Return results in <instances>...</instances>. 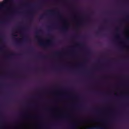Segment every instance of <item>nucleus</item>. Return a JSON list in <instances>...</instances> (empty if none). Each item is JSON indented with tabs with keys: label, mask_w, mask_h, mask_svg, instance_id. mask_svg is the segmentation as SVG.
I'll use <instances>...</instances> for the list:
<instances>
[{
	"label": "nucleus",
	"mask_w": 129,
	"mask_h": 129,
	"mask_svg": "<svg viewBox=\"0 0 129 129\" xmlns=\"http://www.w3.org/2000/svg\"><path fill=\"white\" fill-rule=\"evenodd\" d=\"M39 45L42 46V47H44L45 48L52 46L53 45V38L51 37L50 39L47 44L44 43L42 41H39Z\"/></svg>",
	"instance_id": "nucleus-1"
},
{
	"label": "nucleus",
	"mask_w": 129,
	"mask_h": 129,
	"mask_svg": "<svg viewBox=\"0 0 129 129\" xmlns=\"http://www.w3.org/2000/svg\"><path fill=\"white\" fill-rule=\"evenodd\" d=\"M47 12L50 13V14H57V15H59L60 18H62V16H61V15L60 14V13L57 12L54 10H47Z\"/></svg>",
	"instance_id": "nucleus-2"
},
{
	"label": "nucleus",
	"mask_w": 129,
	"mask_h": 129,
	"mask_svg": "<svg viewBox=\"0 0 129 129\" xmlns=\"http://www.w3.org/2000/svg\"><path fill=\"white\" fill-rule=\"evenodd\" d=\"M61 32H62L63 34H65L67 32V30H68V28L66 26H64L60 29Z\"/></svg>",
	"instance_id": "nucleus-3"
},
{
	"label": "nucleus",
	"mask_w": 129,
	"mask_h": 129,
	"mask_svg": "<svg viewBox=\"0 0 129 129\" xmlns=\"http://www.w3.org/2000/svg\"><path fill=\"white\" fill-rule=\"evenodd\" d=\"M76 127H77V124L75 123L72 124L70 126V128L71 129H76Z\"/></svg>",
	"instance_id": "nucleus-4"
},
{
	"label": "nucleus",
	"mask_w": 129,
	"mask_h": 129,
	"mask_svg": "<svg viewBox=\"0 0 129 129\" xmlns=\"http://www.w3.org/2000/svg\"><path fill=\"white\" fill-rule=\"evenodd\" d=\"M11 56H20V54L12 53L10 55L7 56L6 57L8 58V59H10Z\"/></svg>",
	"instance_id": "nucleus-5"
},
{
	"label": "nucleus",
	"mask_w": 129,
	"mask_h": 129,
	"mask_svg": "<svg viewBox=\"0 0 129 129\" xmlns=\"http://www.w3.org/2000/svg\"><path fill=\"white\" fill-rule=\"evenodd\" d=\"M38 58H40V59H47V58H49V56L40 55L38 56Z\"/></svg>",
	"instance_id": "nucleus-6"
},
{
	"label": "nucleus",
	"mask_w": 129,
	"mask_h": 129,
	"mask_svg": "<svg viewBox=\"0 0 129 129\" xmlns=\"http://www.w3.org/2000/svg\"><path fill=\"white\" fill-rule=\"evenodd\" d=\"M42 32V29H39L38 31L36 32V38H40V36H39V33H40Z\"/></svg>",
	"instance_id": "nucleus-7"
},
{
	"label": "nucleus",
	"mask_w": 129,
	"mask_h": 129,
	"mask_svg": "<svg viewBox=\"0 0 129 129\" xmlns=\"http://www.w3.org/2000/svg\"><path fill=\"white\" fill-rule=\"evenodd\" d=\"M77 46H79V47H83L84 46V44L81 43H78L77 44Z\"/></svg>",
	"instance_id": "nucleus-8"
},
{
	"label": "nucleus",
	"mask_w": 129,
	"mask_h": 129,
	"mask_svg": "<svg viewBox=\"0 0 129 129\" xmlns=\"http://www.w3.org/2000/svg\"><path fill=\"white\" fill-rule=\"evenodd\" d=\"M46 16H47L46 14L42 15L40 16V19H44Z\"/></svg>",
	"instance_id": "nucleus-9"
},
{
	"label": "nucleus",
	"mask_w": 129,
	"mask_h": 129,
	"mask_svg": "<svg viewBox=\"0 0 129 129\" xmlns=\"http://www.w3.org/2000/svg\"><path fill=\"white\" fill-rule=\"evenodd\" d=\"M16 42H17V44H21V41H20L19 39H16Z\"/></svg>",
	"instance_id": "nucleus-10"
},
{
	"label": "nucleus",
	"mask_w": 129,
	"mask_h": 129,
	"mask_svg": "<svg viewBox=\"0 0 129 129\" xmlns=\"http://www.w3.org/2000/svg\"><path fill=\"white\" fill-rule=\"evenodd\" d=\"M55 55H60L61 54V52H55Z\"/></svg>",
	"instance_id": "nucleus-11"
},
{
	"label": "nucleus",
	"mask_w": 129,
	"mask_h": 129,
	"mask_svg": "<svg viewBox=\"0 0 129 129\" xmlns=\"http://www.w3.org/2000/svg\"><path fill=\"white\" fill-rule=\"evenodd\" d=\"M123 21L125 22H128V19L127 18H126L125 19H124Z\"/></svg>",
	"instance_id": "nucleus-12"
},
{
	"label": "nucleus",
	"mask_w": 129,
	"mask_h": 129,
	"mask_svg": "<svg viewBox=\"0 0 129 129\" xmlns=\"http://www.w3.org/2000/svg\"><path fill=\"white\" fill-rule=\"evenodd\" d=\"M32 19H33V15H31L30 16V20H32Z\"/></svg>",
	"instance_id": "nucleus-13"
},
{
	"label": "nucleus",
	"mask_w": 129,
	"mask_h": 129,
	"mask_svg": "<svg viewBox=\"0 0 129 129\" xmlns=\"http://www.w3.org/2000/svg\"><path fill=\"white\" fill-rule=\"evenodd\" d=\"M1 24H6V21H2Z\"/></svg>",
	"instance_id": "nucleus-14"
},
{
	"label": "nucleus",
	"mask_w": 129,
	"mask_h": 129,
	"mask_svg": "<svg viewBox=\"0 0 129 129\" xmlns=\"http://www.w3.org/2000/svg\"><path fill=\"white\" fill-rule=\"evenodd\" d=\"M30 50H31V51H34V48L31 47V48H30Z\"/></svg>",
	"instance_id": "nucleus-15"
},
{
	"label": "nucleus",
	"mask_w": 129,
	"mask_h": 129,
	"mask_svg": "<svg viewBox=\"0 0 129 129\" xmlns=\"http://www.w3.org/2000/svg\"><path fill=\"white\" fill-rule=\"evenodd\" d=\"M4 48H5V46H2V47H1V50H3V49H4Z\"/></svg>",
	"instance_id": "nucleus-16"
},
{
	"label": "nucleus",
	"mask_w": 129,
	"mask_h": 129,
	"mask_svg": "<svg viewBox=\"0 0 129 129\" xmlns=\"http://www.w3.org/2000/svg\"><path fill=\"white\" fill-rule=\"evenodd\" d=\"M38 9H41V6H40V5H39V6H38Z\"/></svg>",
	"instance_id": "nucleus-17"
},
{
	"label": "nucleus",
	"mask_w": 129,
	"mask_h": 129,
	"mask_svg": "<svg viewBox=\"0 0 129 129\" xmlns=\"http://www.w3.org/2000/svg\"><path fill=\"white\" fill-rule=\"evenodd\" d=\"M13 36H14V37H17L18 35H14V34H13Z\"/></svg>",
	"instance_id": "nucleus-18"
},
{
	"label": "nucleus",
	"mask_w": 129,
	"mask_h": 129,
	"mask_svg": "<svg viewBox=\"0 0 129 129\" xmlns=\"http://www.w3.org/2000/svg\"><path fill=\"white\" fill-rule=\"evenodd\" d=\"M4 6V5L3 4H0V7H3Z\"/></svg>",
	"instance_id": "nucleus-19"
},
{
	"label": "nucleus",
	"mask_w": 129,
	"mask_h": 129,
	"mask_svg": "<svg viewBox=\"0 0 129 129\" xmlns=\"http://www.w3.org/2000/svg\"><path fill=\"white\" fill-rule=\"evenodd\" d=\"M118 30H119V29L118 28H116V31H118Z\"/></svg>",
	"instance_id": "nucleus-20"
},
{
	"label": "nucleus",
	"mask_w": 129,
	"mask_h": 129,
	"mask_svg": "<svg viewBox=\"0 0 129 129\" xmlns=\"http://www.w3.org/2000/svg\"><path fill=\"white\" fill-rule=\"evenodd\" d=\"M0 38H1V39H2V38H3V36L1 35V36H0Z\"/></svg>",
	"instance_id": "nucleus-21"
},
{
	"label": "nucleus",
	"mask_w": 129,
	"mask_h": 129,
	"mask_svg": "<svg viewBox=\"0 0 129 129\" xmlns=\"http://www.w3.org/2000/svg\"><path fill=\"white\" fill-rule=\"evenodd\" d=\"M82 64H80V65H79V66H82Z\"/></svg>",
	"instance_id": "nucleus-22"
},
{
	"label": "nucleus",
	"mask_w": 129,
	"mask_h": 129,
	"mask_svg": "<svg viewBox=\"0 0 129 129\" xmlns=\"http://www.w3.org/2000/svg\"><path fill=\"white\" fill-rule=\"evenodd\" d=\"M84 62H86V59H85V60H84Z\"/></svg>",
	"instance_id": "nucleus-23"
},
{
	"label": "nucleus",
	"mask_w": 129,
	"mask_h": 129,
	"mask_svg": "<svg viewBox=\"0 0 129 129\" xmlns=\"http://www.w3.org/2000/svg\"><path fill=\"white\" fill-rule=\"evenodd\" d=\"M116 38H118V36H116Z\"/></svg>",
	"instance_id": "nucleus-24"
},
{
	"label": "nucleus",
	"mask_w": 129,
	"mask_h": 129,
	"mask_svg": "<svg viewBox=\"0 0 129 129\" xmlns=\"http://www.w3.org/2000/svg\"><path fill=\"white\" fill-rule=\"evenodd\" d=\"M96 121H99V120H96Z\"/></svg>",
	"instance_id": "nucleus-25"
},
{
	"label": "nucleus",
	"mask_w": 129,
	"mask_h": 129,
	"mask_svg": "<svg viewBox=\"0 0 129 129\" xmlns=\"http://www.w3.org/2000/svg\"><path fill=\"white\" fill-rule=\"evenodd\" d=\"M25 29H28V28H27V27H25Z\"/></svg>",
	"instance_id": "nucleus-26"
},
{
	"label": "nucleus",
	"mask_w": 129,
	"mask_h": 129,
	"mask_svg": "<svg viewBox=\"0 0 129 129\" xmlns=\"http://www.w3.org/2000/svg\"><path fill=\"white\" fill-rule=\"evenodd\" d=\"M97 34H99V32H97Z\"/></svg>",
	"instance_id": "nucleus-27"
},
{
	"label": "nucleus",
	"mask_w": 129,
	"mask_h": 129,
	"mask_svg": "<svg viewBox=\"0 0 129 129\" xmlns=\"http://www.w3.org/2000/svg\"><path fill=\"white\" fill-rule=\"evenodd\" d=\"M127 40H129V38H127Z\"/></svg>",
	"instance_id": "nucleus-28"
},
{
	"label": "nucleus",
	"mask_w": 129,
	"mask_h": 129,
	"mask_svg": "<svg viewBox=\"0 0 129 129\" xmlns=\"http://www.w3.org/2000/svg\"><path fill=\"white\" fill-rule=\"evenodd\" d=\"M27 41H29V39H27Z\"/></svg>",
	"instance_id": "nucleus-29"
},
{
	"label": "nucleus",
	"mask_w": 129,
	"mask_h": 129,
	"mask_svg": "<svg viewBox=\"0 0 129 129\" xmlns=\"http://www.w3.org/2000/svg\"><path fill=\"white\" fill-rule=\"evenodd\" d=\"M105 22H107V20H105Z\"/></svg>",
	"instance_id": "nucleus-30"
},
{
	"label": "nucleus",
	"mask_w": 129,
	"mask_h": 129,
	"mask_svg": "<svg viewBox=\"0 0 129 129\" xmlns=\"http://www.w3.org/2000/svg\"><path fill=\"white\" fill-rule=\"evenodd\" d=\"M43 2H45V1H43Z\"/></svg>",
	"instance_id": "nucleus-31"
},
{
	"label": "nucleus",
	"mask_w": 129,
	"mask_h": 129,
	"mask_svg": "<svg viewBox=\"0 0 129 129\" xmlns=\"http://www.w3.org/2000/svg\"><path fill=\"white\" fill-rule=\"evenodd\" d=\"M81 23H79V25H80Z\"/></svg>",
	"instance_id": "nucleus-32"
}]
</instances>
